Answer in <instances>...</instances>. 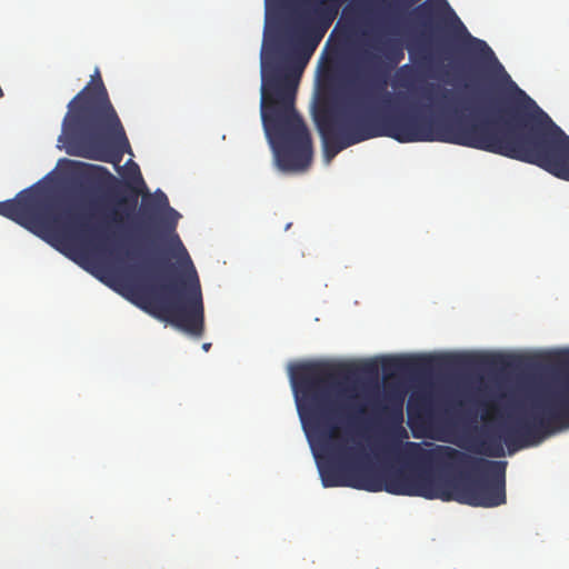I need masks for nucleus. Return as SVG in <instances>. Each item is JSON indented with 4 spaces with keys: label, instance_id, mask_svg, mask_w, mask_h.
I'll use <instances>...</instances> for the list:
<instances>
[{
    "label": "nucleus",
    "instance_id": "f257e3e1",
    "mask_svg": "<svg viewBox=\"0 0 569 569\" xmlns=\"http://www.w3.org/2000/svg\"><path fill=\"white\" fill-rule=\"evenodd\" d=\"M409 109L383 112L385 137L401 143L446 142L535 164L569 181V136L523 90L499 98L498 108L471 118L437 119L433 110L460 104L453 90L427 82L410 96ZM455 110H457L455 108Z\"/></svg>",
    "mask_w": 569,
    "mask_h": 569
},
{
    "label": "nucleus",
    "instance_id": "f03ea898",
    "mask_svg": "<svg viewBox=\"0 0 569 569\" xmlns=\"http://www.w3.org/2000/svg\"><path fill=\"white\" fill-rule=\"evenodd\" d=\"M350 368L326 362L291 369L290 382L297 411L317 459L323 487L366 490L369 466L358 446H347L366 412L356 388L346 385Z\"/></svg>",
    "mask_w": 569,
    "mask_h": 569
},
{
    "label": "nucleus",
    "instance_id": "7ed1b4c3",
    "mask_svg": "<svg viewBox=\"0 0 569 569\" xmlns=\"http://www.w3.org/2000/svg\"><path fill=\"white\" fill-rule=\"evenodd\" d=\"M127 180L120 181L108 169L98 167L108 174L116 187L123 189L126 196L117 197L113 206L108 207L97 224L89 223L93 216H74L69 210L57 213L48 200L38 191L26 189L16 198L0 202V216L19 223L33 234L47 241L60 251L76 249L80 242L89 240L96 249L108 251L110 231L131 233L138 230L133 214L138 198L147 189L139 166L129 160Z\"/></svg>",
    "mask_w": 569,
    "mask_h": 569
},
{
    "label": "nucleus",
    "instance_id": "20e7f679",
    "mask_svg": "<svg viewBox=\"0 0 569 569\" xmlns=\"http://www.w3.org/2000/svg\"><path fill=\"white\" fill-rule=\"evenodd\" d=\"M140 216L148 222L162 220L163 234L168 233V243L182 254L188 270L174 282L141 284L117 276L123 296L153 318L168 322L174 328L194 337L204 331V307L201 284L187 249L176 233L180 214L170 207L167 194L158 189L153 193L143 190Z\"/></svg>",
    "mask_w": 569,
    "mask_h": 569
},
{
    "label": "nucleus",
    "instance_id": "39448f33",
    "mask_svg": "<svg viewBox=\"0 0 569 569\" xmlns=\"http://www.w3.org/2000/svg\"><path fill=\"white\" fill-rule=\"evenodd\" d=\"M297 80L270 46L261 52L260 114L277 166L282 171H303L312 161L310 132L295 108Z\"/></svg>",
    "mask_w": 569,
    "mask_h": 569
},
{
    "label": "nucleus",
    "instance_id": "423d86ee",
    "mask_svg": "<svg viewBox=\"0 0 569 569\" xmlns=\"http://www.w3.org/2000/svg\"><path fill=\"white\" fill-rule=\"evenodd\" d=\"M62 132L69 154L119 166L124 153H132L99 69H96L90 82L69 102Z\"/></svg>",
    "mask_w": 569,
    "mask_h": 569
},
{
    "label": "nucleus",
    "instance_id": "0eeeda50",
    "mask_svg": "<svg viewBox=\"0 0 569 569\" xmlns=\"http://www.w3.org/2000/svg\"><path fill=\"white\" fill-rule=\"evenodd\" d=\"M552 365L569 370V350L557 352ZM529 407L515 418L511 425L499 430L486 431L480 439L479 451L488 457L505 456L538 445L546 437L569 426V385L557 390H543L530 397Z\"/></svg>",
    "mask_w": 569,
    "mask_h": 569
},
{
    "label": "nucleus",
    "instance_id": "6e6552de",
    "mask_svg": "<svg viewBox=\"0 0 569 569\" xmlns=\"http://www.w3.org/2000/svg\"><path fill=\"white\" fill-rule=\"evenodd\" d=\"M388 66L382 57L372 51H363L358 64V76L367 79L369 86L362 91L360 98L349 106L341 107L329 96L318 97L313 110L321 113L328 111L332 127L342 134L349 143L357 144L362 141L385 137L383 113L368 116L360 112L363 100L375 98L382 108L391 106L392 94L387 91Z\"/></svg>",
    "mask_w": 569,
    "mask_h": 569
},
{
    "label": "nucleus",
    "instance_id": "1a4fd4ad",
    "mask_svg": "<svg viewBox=\"0 0 569 569\" xmlns=\"http://www.w3.org/2000/svg\"><path fill=\"white\" fill-rule=\"evenodd\" d=\"M447 460L457 467L452 501L493 508L506 503L507 461L473 457L460 450L447 451Z\"/></svg>",
    "mask_w": 569,
    "mask_h": 569
},
{
    "label": "nucleus",
    "instance_id": "9d476101",
    "mask_svg": "<svg viewBox=\"0 0 569 569\" xmlns=\"http://www.w3.org/2000/svg\"><path fill=\"white\" fill-rule=\"evenodd\" d=\"M456 450L448 446L423 448L419 442L407 441L399 446L398 459L413 469L412 486L418 493L412 497L452 501L455 465L447 460V451Z\"/></svg>",
    "mask_w": 569,
    "mask_h": 569
},
{
    "label": "nucleus",
    "instance_id": "9b49d317",
    "mask_svg": "<svg viewBox=\"0 0 569 569\" xmlns=\"http://www.w3.org/2000/svg\"><path fill=\"white\" fill-rule=\"evenodd\" d=\"M410 14L417 26L421 28L420 39L416 44L409 47L410 57L415 59L416 62L430 64L433 61L431 47L425 41V36H432L443 31L449 24V20L456 24L458 31L468 40V51L479 56L483 60H496L495 53L488 43L472 37L468 32L447 0H426L416 6Z\"/></svg>",
    "mask_w": 569,
    "mask_h": 569
},
{
    "label": "nucleus",
    "instance_id": "f8f14e48",
    "mask_svg": "<svg viewBox=\"0 0 569 569\" xmlns=\"http://www.w3.org/2000/svg\"><path fill=\"white\" fill-rule=\"evenodd\" d=\"M462 356L423 357L403 356L386 357L381 360V370L386 378L395 376H420L431 371L435 367L457 366L467 363Z\"/></svg>",
    "mask_w": 569,
    "mask_h": 569
},
{
    "label": "nucleus",
    "instance_id": "ddd939ff",
    "mask_svg": "<svg viewBox=\"0 0 569 569\" xmlns=\"http://www.w3.org/2000/svg\"><path fill=\"white\" fill-rule=\"evenodd\" d=\"M401 467L377 470L369 466L366 491H386L397 496H410L418 493L417 487L412 486L413 469L405 462Z\"/></svg>",
    "mask_w": 569,
    "mask_h": 569
},
{
    "label": "nucleus",
    "instance_id": "4468645a",
    "mask_svg": "<svg viewBox=\"0 0 569 569\" xmlns=\"http://www.w3.org/2000/svg\"><path fill=\"white\" fill-rule=\"evenodd\" d=\"M303 4L305 7L298 13L299 20L303 22L309 21L311 19L309 14L310 12L312 13L313 18L327 19V23L321 31L315 34H312V32L310 31V38L306 41L303 47L305 59L307 60L318 46L320 39L322 38L326 31V28L335 18L338 4L336 0H303Z\"/></svg>",
    "mask_w": 569,
    "mask_h": 569
},
{
    "label": "nucleus",
    "instance_id": "2eb2a0df",
    "mask_svg": "<svg viewBox=\"0 0 569 569\" xmlns=\"http://www.w3.org/2000/svg\"><path fill=\"white\" fill-rule=\"evenodd\" d=\"M313 121L321 136L323 144V153L328 161H331L340 151L351 147L352 144L340 134L336 128L332 127V122L329 118L328 111L323 110L318 113L313 110Z\"/></svg>",
    "mask_w": 569,
    "mask_h": 569
},
{
    "label": "nucleus",
    "instance_id": "dca6fc26",
    "mask_svg": "<svg viewBox=\"0 0 569 569\" xmlns=\"http://www.w3.org/2000/svg\"><path fill=\"white\" fill-rule=\"evenodd\" d=\"M421 0H386L387 8L389 9L390 16V27L391 31L396 32L400 18L407 13L412 7L419 3Z\"/></svg>",
    "mask_w": 569,
    "mask_h": 569
},
{
    "label": "nucleus",
    "instance_id": "f3484780",
    "mask_svg": "<svg viewBox=\"0 0 569 569\" xmlns=\"http://www.w3.org/2000/svg\"><path fill=\"white\" fill-rule=\"evenodd\" d=\"M479 363L487 367L503 368L508 366L507 358L501 355L482 356L478 360Z\"/></svg>",
    "mask_w": 569,
    "mask_h": 569
},
{
    "label": "nucleus",
    "instance_id": "a211bd4d",
    "mask_svg": "<svg viewBox=\"0 0 569 569\" xmlns=\"http://www.w3.org/2000/svg\"><path fill=\"white\" fill-rule=\"evenodd\" d=\"M415 73V70L409 64H405L399 68L397 71V78L398 82L401 87H405L407 89H411L410 80L412 79V76Z\"/></svg>",
    "mask_w": 569,
    "mask_h": 569
},
{
    "label": "nucleus",
    "instance_id": "6ab92c4d",
    "mask_svg": "<svg viewBox=\"0 0 569 569\" xmlns=\"http://www.w3.org/2000/svg\"><path fill=\"white\" fill-rule=\"evenodd\" d=\"M423 403H425V399L422 397H419V396H416L415 393H412L409 397L408 405H407L408 415L411 416L415 411H419L422 408Z\"/></svg>",
    "mask_w": 569,
    "mask_h": 569
},
{
    "label": "nucleus",
    "instance_id": "aec40b11",
    "mask_svg": "<svg viewBox=\"0 0 569 569\" xmlns=\"http://www.w3.org/2000/svg\"><path fill=\"white\" fill-rule=\"evenodd\" d=\"M378 365L376 362H366L359 368V372L367 377H378Z\"/></svg>",
    "mask_w": 569,
    "mask_h": 569
},
{
    "label": "nucleus",
    "instance_id": "412c9836",
    "mask_svg": "<svg viewBox=\"0 0 569 569\" xmlns=\"http://www.w3.org/2000/svg\"><path fill=\"white\" fill-rule=\"evenodd\" d=\"M507 398V395L506 393H499L497 397H496V400L491 401V402H486V406L489 407V408H496L498 406V403L500 402V400Z\"/></svg>",
    "mask_w": 569,
    "mask_h": 569
},
{
    "label": "nucleus",
    "instance_id": "4be33fe9",
    "mask_svg": "<svg viewBox=\"0 0 569 569\" xmlns=\"http://www.w3.org/2000/svg\"><path fill=\"white\" fill-rule=\"evenodd\" d=\"M396 435H397V437L399 438V441H400L402 438H407V437H408L406 429H405V428H402V427H398V429L396 430Z\"/></svg>",
    "mask_w": 569,
    "mask_h": 569
},
{
    "label": "nucleus",
    "instance_id": "5701e85b",
    "mask_svg": "<svg viewBox=\"0 0 569 569\" xmlns=\"http://www.w3.org/2000/svg\"><path fill=\"white\" fill-rule=\"evenodd\" d=\"M386 49H387V51H388V53H387L386 56H387L388 58H390V57H391V54H392V43H388V44L386 46Z\"/></svg>",
    "mask_w": 569,
    "mask_h": 569
},
{
    "label": "nucleus",
    "instance_id": "b1692460",
    "mask_svg": "<svg viewBox=\"0 0 569 569\" xmlns=\"http://www.w3.org/2000/svg\"><path fill=\"white\" fill-rule=\"evenodd\" d=\"M126 256H127L128 258H136V257H137V254H136V251H134V250H128V251L126 252Z\"/></svg>",
    "mask_w": 569,
    "mask_h": 569
},
{
    "label": "nucleus",
    "instance_id": "393cba45",
    "mask_svg": "<svg viewBox=\"0 0 569 569\" xmlns=\"http://www.w3.org/2000/svg\"><path fill=\"white\" fill-rule=\"evenodd\" d=\"M210 348H211V343H210V342H204V343L202 345V349H203L206 352H207V351H209V349H210Z\"/></svg>",
    "mask_w": 569,
    "mask_h": 569
},
{
    "label": "nucleus",
    "instance_id": "a878e982",
    "mask_svg": "<svg viewBox=\"0 0 569 569\" xmlns=\"http://www.w3.org/2000/svg\"><path fill=\"white\" fill-rule=\"evenodd\" d=\"M156 262H157L156 264H157V266H159V267H161V268L166 266V263H164V260H163V259H158Z\"/></svg>",
    "mask_w": 569,
    "mask_h": 569
},
{
    "label": "nucleus",
    "instance_id": "bb28decb",
    "mask_svg": "<svg viewBox=\"0 0 569 569\" xmlns=\"http://www.w3.org/2000/svg\"><path fill=\"white\" fill-rule=\"evenodd\" d=\"M398 53H399V56L393 59V63H397L399 61V59L402 57V52L400 49H398Z\"/></svg>",
    "mask_w": 569,
    "mask_h": 569
},
{
    "label": "nucleus",
    "instance_id": "cd10ccee",
    "mask_svg": "<svg viewBox=\"0 0 569 569\" xmlns=\"http://www.w3.org/2000/svg\"><path fill=\"white\" fill-rule=\"evenodd\" d=\"M401 415H402V413H401V410L399 409V411H398V416H399V418H401Z\"/></svg>",
    "mask_w": 569,
    "mask_h": 569
}]
</instances>
